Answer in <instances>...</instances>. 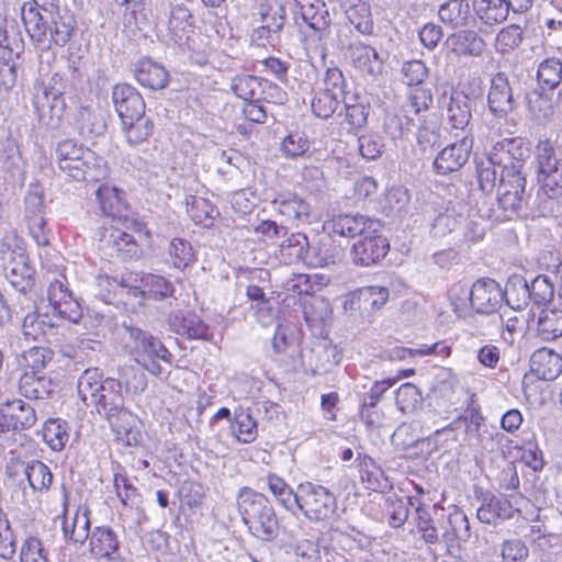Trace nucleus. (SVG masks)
Listing matches in <instances>:
<instances>
[{
    "mask_svg": "<svg viewBox=\"0 0 562 562\" xmlns=\"http://www.w3.org/2000/svg\"><path fill=\"white\" fill-rule=\"evenodd\" d=\"M524 40V31L517 24H510L503 27L496 35L495 48L505 54L516 49Z\"/></svg>",
    "mask_w": 562,
    "mask_h": 562,
    "instance_id": "obj_55",
    "label": "nucleus"
},
{
    "mask_svg": "<svg viewBox=\"0 0 562 562\" xmlns=\"http://www.w3.org/2000/svg\"><path fill=\"white\" fill-rule=\"evenodd\" d=\"M476 16L486 25H495L508 16L506 3L503 0H473Z\"/></svg>",
    "mask_w": 562,
    "mask_h": 562,
    "instance_id": "obj_39",
    "label": "nucleus"
},
{
    "mask_svg": "<svg viewBox=\"0 0 562 562\" xmlns=\"http://www.w3.org/2000/svg\"><path fill=\"white\" fill-rule=\"evenodd\" d=\"M139 85L150 89H162L168 82V72L159 64L151 59H143L135 71Z\"/></svg>",
    "mask_w": 562,
    "mask_h": 562,
    "instance_id": "obj_32",
    "label": "nucleus"
},
{
    "mask_svg": "<svg viewBox=\"0 0 562 562\" xmlns=\"http://www.w3.org/2000/svg\"><path fill=\"white\" fill-rule=\"evenodd\" d=\"M47 297L53 312L59 317L71 323H77L82 317L79 303L72 297L64 281H50Z\"/></svg>",
    "mask_w": 562,
    "mask_h": 562,
    "instance_id": "obj_13",
    "label": "nucleus"
},
{
    "mask_svg": "<svg viewBox=\"0 0 562 562\" xmlns=\"http://www.w3.org/2000/svg\"><path fill=\"white\" fill-rule=\"evenodd\" d=\"M446 116L453 128L463 130L471 120V100L462 91H452L449 98L442 97Z\"/></svg>",
    "mask_w": 562,
    "mask_h": 562,
    "instance_id": "obj_24",
    "label": "nucleus"
},
{
    "mask_svg": "<svg viewBox=\"0 0 562 562\" xmlns=\"http://www.w3.org/2000/svg\"><path fill=\"white\" fill-rule=\"evenodd\" d=\"M123 131L127 142L131 145H137L146 140L154 131L153 122L144 115L135 120H131V123H122Z\"/></svg>",
    "mask_w": 562,
    "mask_h": 562,
    "instance_id": "obj_54",
    "label": "nucleus"
},
{
    "mask_svg": "<svg viewBox=\"0 0 562 562\" xmlns=\"http://www.w3.org/2000/svg\"><path fill=\"white\" fill-rule=\"evenodd\" d=\"M273 209L288 222L299 226L310 223L308 203L294 192H280L272 200Z\"/></svg>",
    "mask_w": 562,
    "mask_h": 562,
    "instance_id": "obj_17",
    "label": "nucleus"
},
{
    "mask_svg": "<svg viewBox=\"0 0 562 562\" xmlns=\"http://www.w3.org/2000/svg\"><path fill=\"white\" fill-rule=\"evenodd\" d=\"M538 182L550 199L562 196V158H558L553 145L541 140L536 147Z\"/></svg>",
    "mask_w": 562,
    "mask_h": 562,
    "instance_id": "obj_6",
    "label": "nucleus"
},
{
    "mask_svg": "<svg viewBox=\"0 0 562 562\" xmlns=\"http://www.w3.org/2000/svg\"><path fill=\"white\" fill-rule=\"evenodd\" d=\"M267 484L269 491L272 493L278 504L288 512H292L294 514L296 504V490L293 491L281 476L273 473L267 475Z\"/></svg>",
    "mask_w": 562,
    "mask_h": 562,
    "instance_id": "obj_42",
    "label": "nucleus"
},
{
    "mask_svg": "<svg viewBox=\"0 0 562 562\" xmlns=\"http://www.w3.org/2000/svg\"><path fill=\"white\" fill-rule=\"evenodd\" d=\"M36 423L35 409L21 400L8 402L0 408V432L30 428Z\"/></svg>",
    "mask_w": 562,
    "mask_h": 562,
    "instance_id": "obj_18",
    "label": "nucleus"
},
{
    "mask_svg": "<svg viewBox=\"0 0 562 562\" xmlns=\"http://www.w3.org/2000/svg\"><path fill=\"white\" fill-rule=\"evenodd\" d=\"M259 14L262 24L270 31L277 33L283 25L285 20L284 8L276 2V5L271 3H260Z\"/></svg>",
    "mask_w": 562,
    "mask_h": 562,
    "instance_id": "obj_60",
    "label": "nucleus"
},
{
    "mask_svg": "<svg viewBox=\"0 0 562 562\" xmlns=\"http://www.w3.org/2000/svg\"><path fill=\"white\" fill-rule=\"evenodd\" d=\"M21 15L27 34L42 47H49L50 43L64 46L76 29L74 14L58 7H49L44 11L34 5L22 7Z\"/></svg>",
    "mask_w": 562,
    "mask_h": 562,
    "instance_id": "obj_1",
    "label": "nucleus"
},
{
    "mask_svg": "<svg viewBox=\"0 0 562 562\" xmlns=\"http://www.w3.org/2000/svg\"><path fill=\"white\" fill-rule=\"evenodd\" d=\"M63 532L67 541L83 544L90 537V518L87 508H78L71 517L63 521Z\"/></svg>",
    "mask_w": 562,
    "mask_h": 562,
    "instance_id": "obj_29",
    "label": "nucleus"
},
{
    "mask_svg": "<svg viewBox=\"0 0 562 562\" xmlns=\"http://www.w3.org/2000/svg\"><path fill=\"white\" fill-rule=\"evenodd\" d=\"M27 209V225L30 233L37 245L46 246L49 243V229L43 215V196L37 192H30L25 198Z\"/></svg>",
    "mask_w": 562,
    "mask_h": 562,
    "instance_id": "obj_22",
    "label": "nucleus"
},
{
    "mask_svg": "<svg viewBox=\"0 0 562 562\" xmlns=\"http://www.w3.org/2000/svg\"><path fill=\"white\" fill-rule=\"evenodd\" d=\"M232 89L245 101H259L263 92V82L255 76H237L232 81Z\"/></svg>",
    "mask_w": 562,
    "mask_h": 562,
    "instance_id": "obj_46",
    "label": "nucleus"
},
{
    "mask_svg": "<svg viewBox=\"0 0 562 562\" xmlns=\"http://www.w3.org/2000/svg\"><path fill=\"white\" fill-rule=\"evenodd\" d=\"M530 297L538 305L550 302L554 296V286L547 276H538L530 286L526 285Z\"/></svg>",
    "mask_w": 562,
    "mask_h": 562,
    "instance_id": "obj_63",
    "label": "nucleus"
},
{
    "mask_svg": "<svg viewBox=\"0 0 562 562\" xmlns=\"http://www.w3.org/2000/svg\"><path fill=\"white\" fill-rule=\"evenodd\" d=\"M526 178L522 169L505 171L501 175V181L497 190V200L501 209L506 212V216L516 214L526 200Z\"/></svg>",
    "mask_w": 562,
    "mask_h": 562,
    "instance_id": "obj_11",
    "label": "nucleus"
},
{
    "mask_svg": "<svg viewBox=\"0 0 562 562\" xmlns=\"http://www.w3.org/2000/svg\"><path fill=\"white\" fill-rule=\"evenodd\" d=\"M101 241L111 252L126 254L131 257L137 255V244L133 236L117 227L106 228Z\"/></svg>",
    "mask_w": 562,
    "mask_h": 562,
    "instance_id": "obj_36",
    "label": "nucleus"
},
{
    "mask_svg": "<svg viewBox=\"0 0 562 562\" xmlns=\"http://www.w3.org/2000/svg\"><path fill=\"white\" fill-rule=\"evenodd\" d=\"M470 149L471 145L465 138L448 145L437 155L434 168L441 175L458 171L467 162Z\"/></svg>",
    "mask_w": 562,
    "mask_h": 562,
    "instance_id": "obj_23",
    "label": "nucleus"
},
{
    "mask_svg": "<svg viewBox=\"0 0 562 562\" xmlns=\"http://www.w3.org/2000/svg\"><path fill=\"white\" fill-rule=\"evenodd\" d=\"M97 295L105 303H111L117 294L131 293L128 286L115 278L99 276L95 280Z\"/></svg>",
    "mask_w": 562,
    "mask_h": 562,
    "instance_id": "obj_62",
    "label": "nucleus"
},
{
    "mask_svg": "<svg viewBox=\"0 0 562 562\" xmlns=\"http://www.w3.org/2000/svg\"><path fill=\"white\" fill-rule=\"evenodd\" d=\"M502 562H526L529 557V548L518 538L504 540L499 546Z\"/></svg>",
    "mask_w": 562,
    "mask_h": 562,
    "instance_id": "obj_58",
    "label": "nucleus"
},
{
    "mask_svg": "<svg viewBox=\"0 0 562 562\" xmlns=\"http://www.w3.org/2000/svg\"><path fill=\"white\" fill-rule=\"evenodd\" d=\"M346 15L349 22L361 34H371L373 31V21L371 15L370 5L362 0H353L346 10Z\"/></svg>",
    "mask_w": 562,
    "mask_h": 562,
    "instance_id": "obj_45",
    "label": "nucleus"
},
{
    "mask_svg": "<svg viewBox=\"0 0 562 562\" xmlns=\"http://www.w3.org/2000/svg\"><path fill=\"white\" fill-rule=\"evenodd\" d=\"M389 250V243L380 232L359 238L350 250L351 259L357 266L369 267L384 258Z\"/></svg>",
    "mask_w": 562,
    "mask_h": 562,
    "instance_id": "obj_14",
    "label": "nucleus"
},
{
    "mask_svg": "<svg viewBox=\"0 0 562 562\" xmlns=\"http://www.w3.org/2000/svg\"><path fill=\"white\" fill-rule=\"evenodd\" d=\"M308 240L304 234H291L280 245V259L286 265H292L297 261H307Z\"/></svg>",
    "mask_w": 562,
    "mask_h": 562,
    "instance_id": "obj_40",
    "label": "nucleus"
},
{
    "mask_svg": "<svg viewBox=\"0 0 562 562\" xmlns=\"http://www.w3.org/2000/svg\"><path fill=\"white\" fill-rule=\"evenodd\" d=\"M501 301V286L493 279L477 280L470 290V304L477 313H492Z\"/></svg>",
    "mask_w": 562,
    "mask_h": 562,
    "instance_id": "obj_20",
    "label": "nucleus"
},
{
    "mask_svg": "<svg viewBox=\"0 0 562 562\" xmlns=\"http://www.w3.org/2000/svg\"><path fill=\"white\" fill-rule=\"evenodd\" d=\"M341 99L319 90L311 102L313 113L321 119L330 117L337 110Z\"/></svg>",
    "mask_w": 562,
    "mask_h": 562,
    "instance_id": "obj_64",
    "label": "nucleus"
},
{
    "mask_svg": "<svg viewBox=\"0 0 562 562\" xmlns=\"http://www.w3.org/2000/svg\"><path fill=\"white\" fill-rule=\"evenodd\" d=\"M335 550L328 547H319L312 540L299 541L295 547L297 562H329Z\"/></svg>",
    "mask_w": 562,
    "mask_h": 562,
    "instance_id": "obj_48",
    "label": "nucleus"
},
{
    "mask_svg": "<svg viewBox=\"0 0 562 562\" xmlns=\"http://www.w3.org/2000/svg\"><path fill=\"white\" fill-rule=\"evenodd\" d=\"M182 504L190 509H199L205 499V488L194 481H184L179 488Z\"/></svg>",
    "mask_w": 562,
    "mask_h": 562,
    "instance_id": "obj_61",
    "label": "nucleus"
},
{
    "mask_svg": "<svg viewBox=\"0 0 562 562\" xmlns=\"http://www.w3.org/2000/svg\"><path fill=\"white\" fill-rule=\"evenodd\" d=\"M53 324L36 312L27 314L22 323V335L26 341H41L52 330Z\"/></svg>",
    "mask_w": 562,
    "mask_h": 562,
    "instance_id": "obj_50",
    "label": "nucleus"
},
{
    "mask_svg": "<svg viewBox=\"0 0 562 562\" xmlns=\"http://www.w3.org/2000/svg\"><path fill=\"white\" fill-rule=\"evenodd\" d=\"M15 468L21 470V473L34 491L45 492L53 483V474L49 468L42 461L35 460L27 464H16Z\"/></svg>",
    "mask_w": 562,
    "mask_h": 562,
    "instance_id": "obj_35",
    "label": "nucleus"
},
{
    "mask_svg": "<svg viewBox=\"0 0 562 562\" xmlns=\"http://www.w3.org/2000/svg\"><path fill=\"white\" fill-rule=\"evenodd\" d=\"M529 150L518 139H503L497 142L487 153V164L502 167V173L509 169H524Z\"/></svg>",
    "mask_w": 562,
    "mask_h": 562,
    "instance_id": "obj_12",
    "label": "nucleus"
},
{
    "mask_svg": "<svg viewBox=\"0 0 562 562\" xmlns=\"http://www.w3.org/2000/svg\"><path fill=\"white\" fill-rule=\"evenodd\" d=\"M18 54L9 45H0V89L11 90L16 83Z\"/></svg>",
    "mask_w": 562,
    "mask_h": 562,
    "instance_id": "obj_43",
    "label": "nucleus"
},
{
    "mask_svg": "<svg viewBox=\"0 0 562 562\" xmlns=\"http://www.w3.org/2000/svg\"><path fill=\"white\" fill-rule=\"evenodd\" d=\"M171 329L189 339L211 340L213 333L202 318L192 312H176L169 318Z\"/></svg>",
    "mask_w": 562,
    "mask_h": 562,
    "instance_id": "obj_21",
    "label": "nucleus"
},
{
    "mask_svg": "<svg viewBox=\"0 0 562 562\" xmlns=\"http://www.w3.org/2000/svg\"><path fill=\"white\" fill-rule=\"evenodd\" d=\"M237 507L248 530L261 540H271L278 535V519L269 499L261 493L243 487L237 497Z\"/></svg>",
    "mask_w": 562,
    "mask_h": 562,
    "instance_id": "obj_3",
    "label": "nucleus"
},
{
    "mask_svg": "<svg viewBox=\"0 0 562 562\" xmlns=\"http://www.w3.org/2000/svg\"><path fill=\"white\" fill-rule=\"evenodd\" d=\"M469 5L462 0H449L440 5L438 15L441 22L453 27L465 23Z\"/></svg>",
    "mask_w": 562,
    "mask_h": 562,
    "instance_id": "obj_52",
    "label": "nucleus"
},
{
    "mask_svg": "<svg viewBox=\"0 0 562 562\" xmlns=\"http://www.w3.org/2000/svg\"><path fill=\"white\" fill-rule=\"evenodd\" d=\"M130 340L127 348L135 361L154 375L161 374L159 360L171 362L172 355L162 342L139 328H128Z\"/></svg>",
    "mask_w": 562,
    "mask_h": 562,
    "instance_id": "obj_5",
    "label": "nucleus"
},
{
    "mask_svg": "<svg viewBox=\"0 0 562 562\" xmlns=\"http://www.w3.org/2000/svg\"><path fill=\"white\" fill-rule=\"evenodd\" d=\"M53 359V351L44 347H33L21 356L22 373H45L47 363Z\"/></svg>",
    "mask_w": 562,
    "mask_h": 562,
    "instance_id": "obj_44",
    "label": "nucleus"
},
{
    "mask_svg": "<svg viewBox=\"0 0 562 562\" xmlns=\"http://www.w3.org/2000/svg\"><path fill=\"white\" fill-rule=\"evenodd\" d=\"M187 212L196 223L209 226L211 221L218 214L214 205L206 199L190 195L186 200Z\"/></svg>",
    "mask_w": 562,
    "mask_h": 562,
    "instance_id": "obj_47",
    "label": "nucleus"
},
{
    "mask_svg": "<svg viewBox=\"0 0 562 562\" xmlns=\"http://www.w3.org/2000/svg\"><path fill=\"white\" fill-rule=\"evenodd\" d=\"M514 507L505 496H491L484 498L483 504L477 509V518L484 524H497L498 520H505L513 517Z\"/></svg>",
    "mask_w": 562,
    "mask_h": 562,
    "instance_id": "obj_28",
    "label": "nucleus"
},
{
    "mask_svg": "<svg viewBox=\"0 0 562 562\" xmlns=\"http://www.w3.org/2000/svg\"><path fill=\"white\" fill-rule=\"evenodd\" d=\"M530 369L539 379L554 380L562 372L561 356L550 348H540L530 357Z\"/></svg>",
    "mask_w": 562,
    "mask_h": 562,
    "instance_id": "obj_25",
    "label": "nucleus"
},
{
    "mask_svg": "<svg viewBox=\"0 0 562 562\" xmlns=\"http://www.w3.org/2000/svg\"><path fill=\"white\" fill-rule=\"evenodd\" d=\"M33 105L40 121L56 126L66 112V102L63 93L44 82L37 81L34 85Z\"/></svg>",
    "mask_w": 562,
    "mask_h": 562,
    "instance_id": "obj_9",
    "label": "nucleus"
},
{
    "mask_svg": "<svg viewBox=\"0 0 562 562\" xmlns=\"http://www.w3.org/2000/svg\"><path fill=\"white\" fill-rule=\"evenodd\" d=\"M56 162L61 172L77 181L97 182L104 179L109 171L102 157L74 139L58 143Z\"/></svg>",
    "mask_w": 562,
    "mask_h": 562,
    "instance_id": "obj_2",
    "label": "nucleus"
},
{
    "mask_svg": "<svg viewBox=\"0 0 562 562\" xmlns=\"http://www.w3.org/2000/svg\"><path fill=\"white\" fill-rule=\"evenodd\" d=\"M346 56L356 68L368 75L375 76L382 70V61L376 50L361 42L351 43Z\"/></svg>",
    "mask_w": 562,
    "mask_h": 562,
    "instance_id": "obj_26",
    "label": "nucleus"
},
{
    "mask_svg": "<svg viewBox=\"0 0 562 562\" xmlns=\"http://www.w3.org/2000/svg\"><path fill=\"white\" fill-rule=\"evenodd\" d=\"M20 244L21 240L15 234H8L2 243V247H7L8 250L1 249V251L3 254V260H10L5 268L7 278L14 288L25 292L33 285L35 270L27 263Z\"/></svg>",
    "mask_w": 562,
    "mask_h": 562,
    "instance_id": "obj_7",
    "label": "nucleus"
},
{
    "mask_svg": "<svg viewBox=\"0 0 562 562\" xmlns=\"http://www.w3.org/2000/svg\"><path fill=\"white\" fill-rule=\"evenodd\" d=\"M539 83L549 90L557 88L562 81V63L558 58H547L539 64L537 71Z\"/></svg>",
    "mask_w": 562,
    "mask_h": 562,
    "instance_id": "obj_51",
    "label": "nucleus"
},
{
    "mask_svg": "<svg viewBox=\"0 0 562 562\" xmlns=\"http://www.w3.org/2000/svg\"><path fill=\"white\" fill-rule=\"evenodd\" d=\"M536 331L538 337L543 340H553L562 336V311L542 308L538 316Z\"/></svg>",
    "mask_w": 562,
    "mask_h": 562,
    "instance_id": "obj_38",
    "label": "nucleus"
},
{
    "mask_svg": "<svg viewBox=\"0 0 562 562\" xmlns=\"http://www.w3.org/2000/svg\"><path fill=\"white\" fill-rule=\"evenodd\" d=\"M295 509L311 521H327L336 513L337 499L327 487L306 481L296 486Z\"/></svg>",
    "mask_w": 562,
    "mask_h": 562,
    "instance_id": "obj_4",
    "label": "nucleus"
},
{
    "mask_svg": "<svg viewBox=\"0 0 562 562\" xmlns=\"http://www.w3.org/2000/svg\"><path fill=\"white\" fill-rule=\"evenodd\" d=\"M91 407H94L100 415H103L119 435L126 431V428L122 427L119 420H127L132 418V415L124 409V397L120 381L106 378L105 389L102 393L98 394L95 403H92Z\"/></svg>",
    "mask_w": 562,
    "mask_h": 562,
    "instance_id": "obj_8",
    "label": "nucleus"
},
{
    "mask_svg": "<svg viewBox=\"0 0 562 562\" xmlns=\"http://www.w3.org/2000/svg\"><path fill=\"white\" fill-rule=\"evenodd\" d=\"M301 18L316 32L325 31L329 25V14L323 0H302Z\"/></svg>",
    "mask_w": 562,
    "mask_h": 562,
    "instance_id": "obj_34",
    "label": "nucleus"
},
{
    "mask_svg": "<svg viewBox=\"0 0 562 562\" xmlns=\"http://www.w3.org/2000/svg\"><path fill=\"white\" fill-rule=\"evenodd\" d=\"M232 432L240 442H252L257 437V423L248 412H237L232 425Z\"/></svg>",
    "mask_w": 562,
    "mask_h": 562,
    "instance_id": "obj_53",
    "label": "nucleus"
},
{
    "mask_svg": "<svg viewBox=\"0 0 562 562\" xmlns=\"http://www.w3.org/2000/svg\"><path fill=\"white\" fill-rule=\"evenodd\" d=\"M53 389V381L45 373H22L19 380L20 393L30 400L46 398L52 394Z\"/></svg>",
    "mask_w": 562,
    "mask_h": 562,
    "instance_id": "obj_30",
    "label": "nucleus"
},
{
    "mask_svg": "<svg viewBox=\"0 0 562 562\" xmlns=\"http://www.w3.org/2000/svg\"><path fill=\"white\" fill-rule=\"evenodd\" d=\"M528 109L533 119L539 122L550 121L554 114L551 98L536 91L528 95Z\"/></svg>",
    "mask_w": 562,
    "mask_h": 562,
    "instance_id": "obj_56",
    "label": "nucleus"
},
{
    "mask_svg": "<svg viewBox=\"0 0 562 562\" xmlns=\"http://www.w3.org/2000/svg\"><path fill=\"white\" fill-rule=\"evenodd\" d=\"M157 26L159 32L162 33L161 27H166L167 33L164 36L177 44H184L192 33V15L190 10L183 4L173 5L166 20L158 22Z\"/></svg>",
    "mask_w": 562,
    "mask_h": 562,
    "instance_id": "obj_15",
    "label": "nucleus"
},
{
    "mask_svg": "<svg viewBox=\"0 0 562 562\" xmlns=\"http://www.w3.org/2000/svg\"><path fill=\"white\" fill-rule=\"evenodd\" d=\"M345 119L351 128H361L367 124L370 105L358 99L345 102Z\"/></svg>",
    "mask_w": 562,
    "mask_h": 562,
    "instance_id": "obj_59",
    "label": "nucleus"
},
{
    "mask_svg": "<svg viewBox=\"0 0 562 562\" xmlns=\"http://www.w3.org/2000/svg\"><path fill=\"white\" fill-rule=\"evenodd\" d=\"M95 195L100 209L105 215L113 218H122L123 212L126 210V204L122 192L116 187L104 183L99 187Z\"/></svg>",
    "mask_w": 562,
    "mask_h": 562,
    "instance_id": "obj_33",
    "label": "nucleus"
},
{
    "mask_svg": "<svg viewBox=\"0 0 562 562\" xmlns=\"http://www.w3.org/2000/svg\"><path fill=\"white\" fill-rule=\"evenodd\" d=\"M169 257L173 267L183 269L194 261V252L189 241L175 238L169 245Z\"/></svg>",
    "mask_w": 562,
    "mask_h": 562,
    "instance_id": "obj_57",
    "label": "nucleus"
},
{
    "mask_svg": "<svg viewBox=\"0 0 562 562\" xmlns=\"http://www.w3.org/2000/svg\"><path fill=\"white\" fill-rule=\"evenodd\" d=\"M90 551L99 558H108L119 548V540L109 527H95L90 533Z\"/></svg>",
    "mask_w": 562,
    "mask_h": 562,
    "instance_id": "obj_37",
    "label": "nucleus"
},
{
    "mask_svg": "<svg viewBox=\"0 0 562 562\" xmlns=\"http://www.w3.org/2000/svg\"><path fill=\"white\" fill-rule=\"evenodd\" d=\"M43 440L55 451H60L66 446L69 434L67 423L61 419H49L42 430Z\"/></svg>",
    "mask_w": 562,
    "mask_h": 562,
    "instance_id": "obj_49",
    "label": "nucleus"
},
{
    "mask_svg": "<svg viewBox=\"0 0 562 562\" xmlns=\"http://www.w3.org/2000/svg\"><path fill=\"white\" fill-rule=\"evenodd\" d=\"M105 389V379L102 372L97 369H87L78 379L77 390L80 400L87 407L95 403L98 394Z\"/></svg>",
    "mask_w": 562,
    "mask_h": 562,
    "instance_id": "obj_31",
    "label": "nucleus"
},
{
    "mask_svg": "<svg viewBox=\"0 0 562 562\" xmlns=\"http://www.w3.org/2000/svg\"><path fill=\"white\" fill-rule=\"evenodd\" d=\"M487 103L490 111L497 117H505L514 110L513 90L504 74L498 72L492 78Z\"/></svg>",
    "mask_w": 562,
    "mask_h": 562,
    "instance_id": "obj_19",
    "label": "nucleus"
},
{
    "mask_svg": "<svg viewBox=\"0 0 562 562\" xmlns=\"http://www.w3.org/2000/svg\"><path fill=\"white\" fill-rule=\"evenodd\" d=\"M144 290L138 288L128 289L131 294L135 297H148L160 300L172 294L173 286L165 278L149 274L144 279Z\"/></svg>",
    "mask_w": 562,
    "mask_h": 562,
    "instance_id": "obj_41",
    "label": "nucleus"
},
{
    "mask_svg": "<svg viewBox=\"0 0 562 562\" xmlns=\"http://www.w3.org/2000/svg\"><path fill=\"white\" fill-rule=\"evenodd\" d=\"M446 45L457 56H480L484 48V41L474 31H461L450 35Z\"/></svg>",
    "mask_w": 562,
    "mask_h": 562,
    "instance_id": "obj_27",
    "label": "nucleus"
},
{
    "mask_svg": "<svg viewBox=\"0 0 562 562\" xmlns=\"http://www.w3.org/2000/svg\"><path fill=\"white\" fill-rule=\"evenodd\" d=\"M380 221L362 214H340L325 222L324 229L329 234L346 238H362L381 231Z\"/></svg>",
    "mask_w": 562,
    "mask_h": 562,
    "instance_id": "obj_10",
    "label": "nucleus"
},
{
    "mask_svg": "<svg viewBox=\"0 0 562 562\" xmlns=\"http://www.w3.org/2000/svg\"><path fill=\"white\" fill-rule=\"evenodd\" d=\"M112 100L115 111L122 123H131L145 114V102L136 89L130 85L121 83L113 88Z\"/></svg>",
    "mask_w": 562,
    "mask_h": 562,
    "instance_id": "obj_16",
    "label": "nucleus"
}]
</instances>
